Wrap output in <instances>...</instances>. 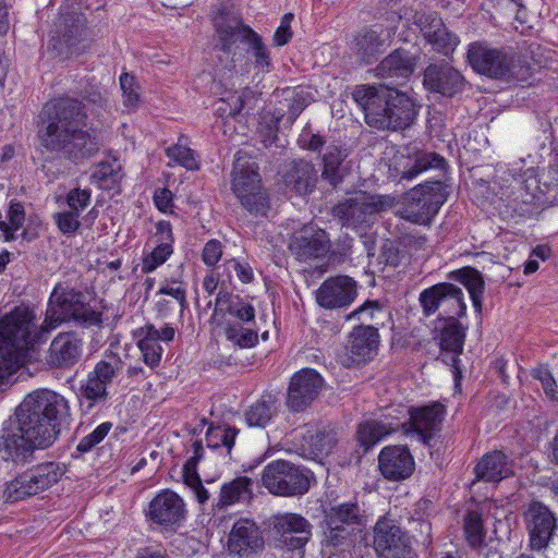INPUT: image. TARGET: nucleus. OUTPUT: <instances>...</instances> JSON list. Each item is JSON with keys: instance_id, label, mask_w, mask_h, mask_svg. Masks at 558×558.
I'll return each instance as SVG.
<instances>
[{"instance_id": "obj_1", "label": "nucleus", "mask_w": 558, "mask_h": 558, "mask_svg": "<svg viewBox=\"0 0 558 558\" xmlns=\"http://www.w3.org/2000/svg\"><path fill=\"white\" fill-rule=\"evenodd\" d=\"M70 407L65 398L52 390L28 393L16 408L14 417L0 430V481L5 502H16L57 484L65 473L63 464L46 461L21 471L35 460V451L50 447L61 426L68 423Z\"/></svg>"}, {"instance_id": "obj_2", "label": "nucleus", "mask_w": 558, "mask_h": 558, "mask_svg": "<svg viewBox=\"0 0 558 558\" xmlns=\"http://www.w3.org/2000/svg\"><path fill=\"white\" fill-rule=\"evenodd\" d=\"M78 96L81 99L63 96L46 102L37 121L40 146L74 163L92 158L99 150L95 132L87 128L88 113L84 101L101 107L105 100L99 86L90 83L80 89Z\"/></svg>"}, {"instance_id": "obj_3", "label": "nucleus", "mask_w": 558, "mask_h": 558, "mask_svg": "<svg viewBox=\"0 0 558 558\" xmlns=\"http://www.w3.org/2000/svg\"><path fill=\"white\" fill-rule=\"evenodd\" d=\"M430 169L440 171L437 179L411 189L400 209L402 219L418 226H429L448 199L451 184L448 161L436 151L417 150L405 160L400 174V180L411 181Z\"/></svg>"}, {"instance_id": "obj_4", "label": "nucleus", "mask_w": 558, "mask_h": 558, "mask_svg": "<svg viewBox=\"0 0 558 558\" xmlns=\"http://www.w3.org/2000/svg\"><path fill=\"white\" fill-rule=\"evenodd\" d=\"M50 325L38 323L36 311L20 304L0 318V384H3L25 362L27 354L47 341Z\"/></svg>"}, {"instance_id": "obj_5", "label": "nucleus", "mask_w": 558, "mask_h": 558, "mask_svg": "<svg viewBox=\"0 0 558 558\" xmlns=\"http://www.w3.org/2000/svg\"><path fill=\"white\" fill-rule=\"evenodd\" d=\"M353 100L364 112L366 124L377 130L399 131L410 128L417 116L412 97L385 84L355 86Z\"/></svg>"}, {"instance_id": "obj_6", "label": "nucleus", "mask_w": 558, "mask_h": 558, "mask_svg": "<svg viewBox=\"0 0 558 558\" xmlns=\"http://www.w3.org/2000/svg\"><path fill=\"white\" fill-rule=\"evenodd\" d=\"M409 420L404 423L383 420H369L361 423L356 438L363 452H367L387 436L403 430L405 435H414L423 445L433 447L434 440L441 430L447 410L444 404L433 401L422 407L408 410Z\"/></svg>"}, {"instance_id": "obj_7", "label": "nucleus", "mask_w": 558, "mask_h": 558, "mask_svg": "<svg viewBox=\"0 0 558 558\" xmlns=\"http://www.w3.org/2000/svg\"><path fill=\"white\" fill-rule=\"evenodd\" d=\"M465 63L474 73L495 81H526L531 75L530 66L522 64L517 53L484 39L466 46Z\"/></svg>"}, {"instance_id": "obj_8", "label": "nucleus", "mask_w": 558, "mask_h": 558, "mask_svg": "<svg viewBox=\"0 0 558 558\" xmlns=\"http://www.w3.org/2000/svg\"><path fill=\"white\" fill-rule=\"evenodd\" d=\"M213 317L223 319L226 339L241 349H251L258 343V327L253 304L239 294L219 290L215 300Z\"/></svg>"}, {"instance_id": "obj_9", "label": "nucleus", "mask_w": 558, "mask_h": 558, "mask_svg": "<svg viewBox=\"0 0 558 558\" xmlns=\"http://www.w3.org/2000/svg\"><path fill=\"white\" fill-rule=\"evenodd\" d=\"M364 510L356 498L333 502L324 509L322 547L329 555L350 550L361 532Z\"/></svg>"}, {"instance_id": "obj_10", "label": "nucleus", "mask_w": 558, "mask_h": 558, "mask_svg": "<svg viewBox=\"0 0 558 558\" xmlns=\"http://www.w3.org/2000/svg\"><path fill=\"white\" fill-rule=\"evenodd\" d=\"M70 322L83 328L101 327L102 312L90 306L83 291L59 282L53 287L48 300L46 323L53 330Z\"/></svg>"}, {"instance_id": "obj_11", "label": "nucleus", "mask_w": 558, "mask_h": 558, "mask_svg": "<svg viewBox=\"0 0 558 558\" xmlns=\"http://www.w3.org/2000/svg\"><path fill=\"white\" fill-rule=\"evenodd\" d=\"M214 25L218 36L216 48L230 54L238 41L244 43L247 45V52L254 59L255 68L269 71L271 58L268 47L259 34L243 23L241 16L221 11L216 16Z\"/></svg>"}, {"instance_id": "obj_12", "label": "nucleus", "mask_w": 558, "mask_h": 558, "mask_svg": "<svg viewBox=\"0 0 558 558\" xmlns=\"http://www.w3.org/2000/svg\"><path fill=\"white\" fill-rule=\"evenodd\" d=\"M315 476L308 469L286 460L268 463L262 474L263 486L275 496L295 497L306 494Z\"/></svg>"}, {"instance_id": "obj_13", "label": "nucleus", "mask_w": 558, "mask_h": 558, "mask_svg": "<svg viewBox=\"0 0 558 558\" xmlns=\"http://www.w3.org/2000/svg\"><path fill=\"white\" fill-rule=\"evenodd\" d=\"M418 303L425 317L437 315L436 322L466 316V303L461 287L438 282L420 292Z\"/></svg>"}, {"instance_id": "obj_14", "label": "nucleus", "mask_w": 558, "mask_h": 558, "mask_svg": "<svg viewBox=\"0 0 558 558\" xmlns=\"http://www.w3.org/2000/svg\"><path fill=\"white\" fill-rule=\"evenodd\" d=\"M50 46L61 58L84 53L89 48L85 15L74 11L61 14Z\"/></svg>"}, {"instance_id": "obj_15", "label": "nucleus", "mask_w": 558, "mask_h": 558, "mask_svg": "<svg viewBox=\"0 0 558 558\" xmlns=\"http://www.w3.org/2000/svg\"><path fill=\"white\" fill-rule=\"evenodd\" d=\"M522 517L531 549H546L558 527L556 513L545 504L534 500L526 506Z\"/></svg>"}, {"instance_id": "obj_16", "label": "nucleus", "mask_w": 558, "mask_h": 558, "mask_svg": "<svg viewBox=\"0 0 558 558\" xmlns=\"http://www.w3.org/2000/svg\"><path fill=\"white\" fill-rule=\"evenodd\" d=\"M374 549L379 558H415L409 533L392 520L380 519L374 526Z\"/></svg>"}, {"instance_id": "obj_17", "label": "nucleus", "mask_w": 558, "mask_h": 558, "mask_svg": "<svg viewBox=\"0 0 558 558\" xmlns=\"http://www.w3.org/2000/svg\"><path fill=\"white\" fill-rule=\"evenodd\" d=\"M312 524L298 513L275 515L272 522L274 543L278 549L303 551L312 537Z\"/></svg>"}, {"instance_id": "obj_18", "label": "nucleus", "mask_w": 558, "mask_h": 558, "mask_svg": "<svg viewBox=\"0 0 558 558\" xmlns=\"http://www.w3.org/2000/svg\"><path fill=\"white\" fill-rule=\"evenodd\" d=\"M466 80L462 72L445 59L430 61L423 72L426 90L452 98L463 92Z\"/></svg>"}, {"instance_id": "obj_19", "label": "nucleus", "mask_w": 558, "mask_h": 558, "mask_svg": "<svg viewBox=\"0 0 558 558\" xmlns=\"http://www.w3.org/2000/svg\"><path fill=\"white\" fill-rule=\"evenodd\" d=\"M187 514L184 500L171 489H162L149 502L146 518L165 530H173L185 521Z\"/></svg>"}, {"instance_id": "obj_20", "label": "nucleus", "mask_w": 558, "mask_h": 558, "mask_svg": "<svg viewBox=\"0 0 558 558\" xmlns=\"http://www.w3.org/2000/svg\"><path fill=\"white\" fill-rule=\"evenodd\" d=\"M462 317H454L436 322L434 333L435 340L438 341L441 352H450L451 367L453 368V376L456 385H459L461 378L460 355L464 349L468 326H464L460 319Z\"/></svg>"}, {"instance_id": "obj_21", "label": "nucleus", "mask_w": 558, "mask_h": 558, "mask_svg": "<svg viewBox=\"0 0 558 558\" xmlns=\"http://www.w3.org/2000/svg\"><path fill=\"white\" fill-rule=\"evenodd\" d=\"M324 385V378L313 368H302L290 379L287 407L299 413L307 409L318 397Z\"/></svg>"}, {"instance_id": "obj_22", "label": "nucleus", "mask_w": 558, "mask_h": 558, "mask_svg": "<svg viewBox=\"0 0 558 558\" xmlns=\"http://www.w3.org/2000/svg\"><path fill=\"white\" fill-rule=\"evenodd\" d=\"M117 368L107 361H99L81 385V404L90 412L97 405H105L109 399L108 386L116 376Z\"/></svg>"}, {"instance_id": "obj_23", "label": "nucleus", "mask_w": 558, "mask_h": 558, "mask_svg": "<svg viewBox=\"0 0 558 558\" xmlns=\"http://www.w3.org/2000/svg\"><path fill=\"white\" fill-rule=\"evenodd\" d=\"M356 296L357 283L347 275L325 279L315 293L317 304L326 310L345 308L354 302Z\"/></svg>"}, {"instance_id": "obj_24", "label": "nucleus", "mask_w": 558, "mask_h": 558, "mask_svg": "<svg viewBox=\"0 0 558 558\" xmlns=\"http://www.w3.org/2000/svg\"><path fill=\"white\" fill-rule=\"evenodd\" d=\"M379 210V204L362 192L333 208L335 216L341 220L342 225L353 229L369 227Z\"/></svg>"}, {"instance_id": "obj_25", "label": "nucleus", "mask_w": 558, "mask_h": 558, "mask_svg": "<svg viewBox=\"0 0 558 558\" xmlns=\"http://www.w3.org/2000/svg\"><path fill=\"white\" fill-rule=\"evenodd\" d=\"M330 248L328 233L314 226L306 225L291 236L289 250L299 260H308L325 256Z\"/></svg>"}, {"instance_id": "obj_26", "label": "nucleus", "mask_w": 558, "mask_h": 558, "mask_svg": "<svg viewBox=\"0 0 558 558\" xmlns=\"http://www.w3.org/2000/svg\"><path fill=\"white\" fill-rule=\"evenodd\" d=\"M379 344L378 327L361 323L350 331L345 349L353 364L364 365L377 356Z\"/></svg>"}, {"instance_id": "obj_27", "label": "nucleus", "mask_w": 558, "mask_h": 558, "mask_svg": "<svg viewBox=\"0 0 558 558\" xmlns=\"http://www.w3.org/2000/svg\"><path fill=\"white\" fill-rule=\"evenodd\" d=\"M84 341L75 331L59 332L51 341L46 362L51 367L68 369L82 357Z\"/></svg>"}, {"instance_id": "obj_28", "label": "nucleus", "mask_w": 558, "mask_h": 558, "mask_svg": "<svg viewBox=\"0 0 558 558\" xmlns=\"http://www.w3.org/2000/svg\"><path fill=\"white\" fill-rule=\"evenodd\" d=\"M378 468L386 480L399 482L413 474L415 461L407 446H386L379 452Z\"/></svg>"}, {"instance_id": "obj_29", "label": "nucleus", "mask_w": 558, "mask_h": 558, "mask_svg": "<svg viewBox=\"0 0 558 558\" xmlns=\"http://www.w3.org/2000/svg\"><path fill=\"white\" fill-rule=\"evenodd\" d=\"M264 539L259 527L248 519H240L234 522L228 536V550L240 557H250L262 550Z\"/></svg>"}, {"instance_id": "obj_30", "label": "nucleus", "mask_w": 558, "mask_h": 558, "mask_svg": "<svg viewBox=\"0 0 558 558\" xmlns=\"http://www.w3.org/2000/svg\"><path fill=\"white\" fill-rule=\"evenodd\" d=\"M532 169H527L518 179L521 187L525 190V194L522 195L523 202L543 206L556 201V194L558 193V161L548 167L547 180L544 182L547 189L546 192L541 189L539 181L532 175Z\"/></svg>"}, {"instance_id": "obj_31", "label": "nucleus", "mask_w": 558, "mask_h": 558, "mask_svg": "<svg viewBox=\"0 0 558 558\" xmlns=\"http://www.w3.org/2000/svg\"><path fill=\"white\" fill-rule=\"evenodd\" d=\"M343 146L330 145L322 157V181L332 190H337L351 173L352 161Z\"/></svg>"}, {"instance_id": "obj_32", "label": "nucleus", "mask_w": 558, "mask_h": 558, "mask_svg": "<svg viewBox=\"0 0 558 558\" xmlns=\"http://www.w3.org/2000/svg\"><path fill=\"white\" fill-rule=\"evenodd\" d=\"M420 54L403 47L392 50L375 68L379 78L408 80L415 71Z\"/></svg>"}, {"instance_id": "obj_33", "label": "nucleus", "mask_w": 558, "mask_h": 558, "mask_svg": "<svg viewBox=\"0 0 558 558\" xmlns=\"http://www.w3.org/2000/svg\"><path fill=\"white\" fill-rule=\"evenodd\" d=\"M317 181L318 177L314 165L304 159L293 160L282 173L284 186L300 196L313 193Z\"/></svg>"}, {"instance_id": "obj_34", "label": "nucleus", "mask_w": 558, "mask_h": 558, "mask_svg": "<svg viewBox=\"0 0 558 558\" xmlns=\"http://www.w3.org/2000/svg\"><path fill=\"white\" fill-rule=\"evenodd\" d=\"M512 468V461L505 452L494 450L481 458L474 468V473L478 481L500 482L513 474Z\"/></svg>"}, {"instance_id": "obj_35", "label": "nucleus", "mask_w": 558, "mask_h": 558, "mask_svg": "<svg viewBox=\"0 0 558 558\" xmlns=\"http://www.w3.org/2000/svg\"><path fill=\"white\" fill-rule=\"evenodd\" d=\"M463 537L469 547L481 549L486 546L487 530L484 524V510L478 505L469 506L462 518Z\"/></svg>"}, {"instance_id": "obj_36", "label": "nucleus", "mask_w": 558, "mask_h": 558, "mask_svg": "<svg viewBox=\"0 0 558 558\" xmlns=\"http://www.w3.org/2000/svg\"><path fill=\"white\" fill-rule=\"evenodd\" d=\"M448 279L462 284L468 290L474 311L481 314L485 291V280L482 272L468 266L450 271Z\"/></svg>"}, {"instance_id": "obj_37", "label": "nucleus", "mask_w": 558, "mask_h": 558, "mask_svg": "<svg viewBox=\"0 0 558 558\" xmlns=\"http://www.w3.org/2000/svg\"><path fill=\"white\" fill-rule=\"evenodd\" d=\"M263 186L258 167L255 162L238 159L233 165L231 190L235 197L251 193Z\"/></svg>"}, {"instance_id": "obj_38", "label": "nucleus", "mask_w": 558, "mask_h": 558, "mask_svg": "<svg viewBox=\"0 0 558 558\" xmlns=\"http://www.w3.org/2000/svg\"><path fill=\"white\" fill-rule=\"evenodd\" d=\"M252 497L253 480L247 476H238L221 486L215 508L222 510L229 506L247 501Z\"/></svg>"}, {"instance_id": "obj_39", "label": "nucleus", "mask_w": 558, "mask_h": 558, "mask_svg": "<svg viewBox=\"0 0 558 558\" xmlns=\"http://www.w3.org/2000/svg\"><path fill=\"white\" fill-rule=\"evenodd\" d=\"M134 336L137 339V347L142 352L144 363L154 368L159 365L162 347L157 340V328L153 324H146L135 330Z\"/></svg>"}, {"instance_id": "obj_40", "label": "nucleus", "mask_w": 558, "mask_h": 558, "mask_svg": "<svg viewBox=\"0 0 558 558\" xmlns=\"http://www.w3.org/2000/svg\"><path fill=\"white\" fill-rule=\"evenodd\" d=\"M276 400L272 395H264L245 413L250 426L265 427L276 414Z\"/></svg>"}, {"instance_id": "obj_41", "label": "nucleus", "mask_w": 558, "mask_h": 558, "mask_svg": "<svg viewBox=\"0 0 558 558\" xmlns=\"http://www.w3.org/2000/svg\"><path fill=\"white\" fill-rule=\"evenodd\" d=\"M385 318L390 319V312L388 308L381 304L379 301H365L361 306L356 307L350 314L345 316L347 320H362L364 322H374V326H384Z\"/></svg>"}, {"instance_id": "obj_42", "label": "nucleus", "mask_w": 558, "mask_h": 558, "mask_svg": "<svg viewBox=\"0 0 558 558\" xmlns=\"http://www.w3.org/2000/svg\"><path fill=\"white\" fill-rule=\"evenodd\" d=\"M357 56L367 64L372 63L384 50L385 40L374 29H367L355 38Z\"/></svg>"}, {"instance_id": "obj_43", "label": "nucleus", "mask_w": 558, "mask_h": 558, "mask_svg": "<svg viewBox=\"0 0 558 558\" xmlns=\"http://www.w3.org/2000/svg\"><path fill=\"white\" fill-rule=\"evenodd\" d=\"M241 206L252 216L267 217L270 210V196L265 186L238 197Z\"/></svg>"}, {"instance_id": "obj_44", "label": "nucleus", "mask_w": 558, "mask_h": 558, "mask_svg": "<svg viewBox=\"0 0 558 558\" xmlns=\"http://www.w3.org/2000/svg\"><path fill=\"white\" fill-rule=\"evenodd\" d=\"M239 429L226 425H210L206 430V444L208 448H225L227 454L231 453Z\"/></svg>"}, {"instance_id": "obj_45", "label": "nucleus", "mask_w": 558, "mask_h": 558, "mask_svg": "<svg viewBox=\"0 0 558 558\" xmlns=\"http://www.w3.org/2000/svg\"><path fill=\"white\" fill-rule=\"evenodd\" d=\"M93 178L97 181L100 189L113 190L119 186L123 178L122 168L119 165L102 161L94 171Z\"/></svg>"}, {"instance_id": "obj_46", "label": "nucleus", "mask_w": 558, "mask_h": 558, "mask_svg": "<svg viewBox=\"0 0 558 558\" xmlns=\"http://www.w3.org/2000/svg\"><path fill=\"white\" fill-rule=\"evenodd\" d=\"M433 48L434 51L440 53L445 57H450L456 51L458 45L460 44L459 36L442 26L437 33H435L427 41Z\"/></svg>"}, {"instance_id": "obj_47", "label": "nucleus", "mask_w": 558, "mask_h": 558, "mask_svg": "<svg viewBox=\"0 0 558 558\" xmlns=\"http://www.w3.org/2000/svg\"><path fill=\"white\" fill-rule=\"evenodd\" d=\"M172 254L173 247H169V244H155L153 250L145 254L143 257L142 271L144 274H150L155 271L159 266L165 264Z\"/></svg>"}, {"instance_id": "obj_48", "label": "nucleus", "mask_w": 558, "mask_h": 558, "mask_svg": "<svg viewBox=\"0 0 558 558\" xmlns=\"http://www.w3.org/2000/svg\"><path fill=\"white\" fill-rule=\"evenodd\" d=\"M112 428L111 422H104L98 425L92 433L84 436L77 444L75 451L78 457L81 454L87 453L92 451L98 444H100L105 437L109 434Z\"/></svg>"}, {"instance_id": "obj_49", "label": "nucleus", "mask_w": 558, "mask_h": 558, "mask_svg": "<svg viewBox=\"0 0 558 558\" xmlns=\"http://www.w3.org/2000/svg\"><path fill=\"white\" fill-rule=\"evenodd\" d=\"M414 24L418 27L426 41L445 26L442 19L437 12L416 13L414 15Z\"/></svg>"}, {"instance_id": "obj_50", "label": "nucleus", "mask_w": 558, "mask_h": 558, "mask_svg": "<svg viewBox=\"0 0 558 558\" xmlns=\"http://www.w3.org/2000/svg\"><path fill=\"white\" fill-rule=\"evenodd\" d=\"M157 294L169 295L177 300L180 305L181 315L189 307L185 284L178 279H165Z\"/></svg>"}, {"instance_id": "obj_51", "label": "nucleus", "mask_w": 558, "mask_h": 558, "mask_svg": "<svg viewBox=\"0 0 558 558\" xmlns=\"http://www.w3.org/2000/svg\"><path fill=\"white\" fill-rule=\"evenodd\" d=\"M166 155L178 165L184 167L187 170L198 169V162L196 160L194 151L184 145L175 144L166 149Z\"/></svg>"}, {"instance_id": "obj_52", "label": "nucleus", "mask_w": 558, "mask_h": 558, "mask_svg": "<svg viewBox=\"0 0 558 558\" xmlns=\"http://www.w3.org/2000/svg\"><path fill=\"white\" fill-rule=\"evenodd\" d=\"M52 220L58 230L65 236L74 235L81 227L80 216L68 209L54 213Z\"/></svg>"}, {"instance_id": "obj_53", "label": "nucleus", "mask_w": 558, "mask_h": 558, "mask_svg": "<svg viewBox=\"0 0 558 558\" xmlns=\"http://www.w3.org/2000/svg\"><path fill=\"white\" fill-rule=\"evenodd\" d=\"M531 376L542 385L545 396L551 401H558L557 383L547 366L541 365L532 369Z\"/></svg>"}, {"instance_id": "obj_54", "label": "nucleus", "mask_w": 558, "mask_h": 558, "mask_svg": "<svg viewBox=\"0 0 558 558\" xmlns=\"http://www.w3.org/2000/svg\"><path fill=\"white\" fill-rule=\"evenodd\" d=\"M337 435L333 430H319L311 437V447L317 456H328L337 445Z\"/></svg>"}, {"instance_id": "obj_55", "label": "nucleus", "mask_w": 558, "mask_h": 558, "mask_svg": "<svg viewBox=\"0 0 558 558\" xmlns=\"http://www.w3.org/2000/svg\"><path fill=\"white\" fill-rule=\"evenodd\" d=\"M92 199V191L89 189L74 187L65 195V204L68 210L81 216L82 211L88 207Z\"/></svg>"}, {"instance_id": "obj_56", "label": "nucleus", "mask_w": 558, "mask_h": 558, "mask_svg": "<svg viewBox=\"0 0 558 558\" xmlns=\"http://www.w3.org/2000/svg\"><path fill=\"white\" fill-rule=\"evenodd\" d=\"M352 243L353 239L347 233L341 234L333 244L330 243V248L328 251L329 262L332 264H341L345 262L352 253Z\"/></svg>"}, {"instance_id": "obj_57", "label": "nucleus", "mask_w": 558, "mask_h": 558, "mask_svg": "<svg viewBox=\"0 0 558 558\" xmlns=\"http://www.w3.org/2000/svg\"><path fill=\"white\" fill-rule=\"evenodd\" d=\"M120 87L123 93V105L125 107L135 108L140 102L138 85L133 75L123 73L120 76Z\"/></svg>"}, {"instance_id": "obj_58", "label": "nucleus", "mask_w": 558, "mask_h": 558, "mask_svg": "<svg viewBox=\"0 0 558 558\" xmlns=\"http://www.w3.org/2000/svg\"><path fill=\"white\" fill-rule=\"evenodd\" d=\"M410 531L417 543L426 548L433 543L432 523L429 520H409Z\"/></svg>"}, {"instance_id": "obj_59", "label": "nucleus", "mask_w": 558, "mask_h": 558, "mask_svg": "<svg viewBox=\"0 0 558 558\" xmlns=\"http://www.w3.org/2000/svg\"><path fill=\"white\" fill-rule=\"evenodd\" d=\"M380 259L385 265L397 267L404 258V254L399 247V244L387 240L380 248Z\"/></svg>"}, {"instance_id": "obj_60", "label": "nucleus", "mask_w": 558, "mask_h": 558, "mask_svg": "<svg viewBox=\"0 0 558 558\" xmlns=\"http://www.w3.org/2000/svg\"><path fill=\"white\" fill-rule=\"evenodd\" d=\"M294 19L292 13H286L280 21V25L276 29L274 34V44L275 46L282 47L287 45L293 36V32L291 29V22Z\"/></svg>"}, {"instance_id": "obj_61", "label": "nucleus", "mask_w": 558, "mask_h": 558, "mask_svg": "<svg viewBox=\"0 0 558 558\" xmlns=\"http://www.w3.org/2000/svg\"><path fill=\"white\" fill-rule=\"evenodd\" d=\"M222 256V244L219 240L211 239L205 243L202 252V260L208 267H214Z\"/></svg>"}, {"instance_id": "obj_62", "label": "nucleus", "mask_w": 558, "mask_h": 558, "mask_svg": "<svg viewBox=\"0 0 558 558\" xmlns=\"http://www.w3.org/2000/svg\"><path fill=\"white\" fill-rule=\"evenodd\" d=\"M156 232L151 236V241L155 244L163 245L165 243L169 244V247H173L174 244V235L172 231V225L167 220H159L156 225Z\"/></svg>"}, {"instance_id": "obj_63", "label": "nucleus", "mask_w": 558, "mask_h": 558, "mask_svg": "<svg viewBox=\"0 0 558 558\" xmlns=\"http://www.w3.org/2000/svg\"><path fill=\"white\" fill-rule=\"evenodd\" d=\"M299 144L302 148L311 151H320L326 144V140L319 133H312L311 130L304 129L299 137Z\"/></svg>"}, {"instance_id": "obj_64", "label": "nucleus", "mask_w": 558, "mask_h": 558, "mask_svg": "<svg viewBox=\"0 0 558 558\" xmlns=\"http://www.w3.org/2000/svg\"><path fill=\"white\" fill-rule=\"evenodd\" d=\"M288 119L294 122L301 112L308 106L307 94L304 90H293V96L290 99Z\"/></svg>"}]
</instances>
